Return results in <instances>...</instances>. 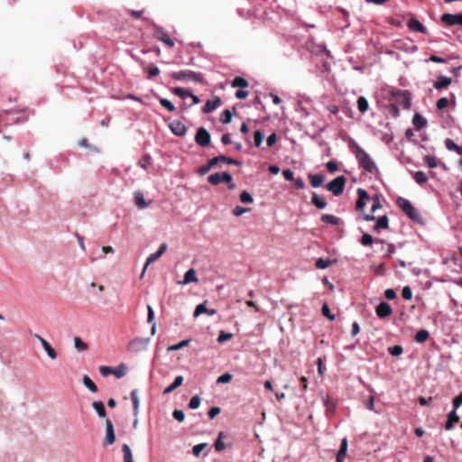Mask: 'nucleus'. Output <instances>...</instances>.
Returning <instances> with one entry per match:
<instances>
[{"instance_id": "obj_3", "label": "nucleus", "mask_w": 462, "mask_h": 462, "mask_svg": "<svg viewBox=\"0 0 462 462\" xmlns=\"http://www.w3.org/2000/svg\"><path fill=\"white\" fill-rule=\"evenodd\" d=\"M356 157L359 162L360 167L368 172H373L375 170V165L369 154L361 147H356Z\"/></svg>"}, {"instance_id": "obj_5", "label": "nucleus", "mask_w": 462, "mask_h": 462, "mask_svg": "<svg viewBox=\"0 0 462 462\" xmlns=\"http://www.w3.org/2000/svg\"><path fill=\"white\" fill-rule=\"evenodd\" d=\"M346 181V179L344 176H338L330 182H328L326 188L328 190L331 191L335 196H339L344 191Z\"/></svg>"}, {"instance_id": "obj_52", "label": "nucleus", "mask_w": 462, "mask_h": 462, "mask_svg": "<svg viewBox=\"0 0 462 462\" xmlns=\"http://www.w3.org/2000/svg\"><path fill=\"white\" fill-rule=\"evenodd\" d=\"M240 200L243 203H253L254 201L252 195L247 191H243L240 194Z\"/></svg>"}, {"instance_id": "obj_15", "label": "nucleus", "mask_w": 462, "mask_h": 462, "mask_svg": "<svg viewBox=\"0 0 462 462\" xmlns=\"http://www.w3.org/2000/svg\"><path fill=\"white\" fill-rule=\"evenodd\" d=\"M34 337L41 342L42 347L46 351L48 356L51 359H56L57 358V352L52 348V346L50 345V343L45 340L40 335L35 334Z\"/></svg>"}, {"instance_id": "obj_48", "label": "nucleus", "mask_w": 462, "mask_h": 462, "mask_svg": "<svg viewBox=\"0 0 462 462\" xmlns=\"http://www.w3.org/2000/svg\"><path fill=\"white\" fill-rule=\"evenodd\" d=\"M361 244L365 246H369L374 243V238L371 235L365 233L361 237Z\"/></svg>"}, {"instance_id": "obj_38", "label": "nucleus", "mask_w": 462, "mask_h": 462, "mask_svg": "<svg viewBox=\"0 0 462 462\" xmlns=\"http://www.w3.org/2000/svg\"><path fill=\"white\" fill-rule=\"evenodd\" d=\"M347 451V439L345 438L341 441L340 448L337 454V457L345 459Z\"/></svg>"}, {"instance_id": "obj_11", "label": "nucleus", "mask_w": 462, "mask_h": 462, "mask_svg": "<svg viewBox=\"0 0 462 462\" xmlns=\"http://www.w3.org/2000/svg\"><path fill=\"white\" fill-rule=\"evenodd\" d=\"M219 163L241 165V162L232 159L230 157H227L226 155H219V156L210 159V166L215 167V166L218 165Z\"/></svg>"}, {"instance_id": "obj_30", "label": "nucleus", "mask_w": 462, "mask_h": 462, "mask_svg": "<svg viewBox=\"0 0 462 462\" xmlns=\"http://www.w3.org/2000/svg\"><path fill=\"white\" fill-rule=\"evenodd\" d=\"M172 92L180 97V98H187V97H189V96H192V92L189 90V89H186V88H174Z\"/></svg>"}, {"instance_id": "obj_9", "label": "nucleus", "mask_w": 462, "mask_h": 462, "mask_svg": "<svg viewBox=\"0 0 462 462\" xmlns=\"http://www.w3.org/2000/svg\"><path fill=\"white\" fill-rule=\"evenodd\" d=\"M441 21L448 26H453L456 24L462 25V14H444L441 16Z\"/></svg>"}, {"instance_id": "obj_18", "label": "nucleus", "mask_w": 462, "mask_h": 462, "mask_svg": "<svg viewBox=\"0 0 462 462\" xmlns=\"http://www.w3.org/2000/svg\"><path fill=\"white\" fill-rule=\"evenodd\" d=\"M323 403L326 407V412L328 415H332L335 412L337 404L333 398L328 395L323 397Z\"/></svg>"}, {"instance_id": "obj_55", "label": "nucleus", "mask_w": 462, "mask_h": 462, "mask_svg": "<svg viewBox=\"0 0 462 462\" xmlns=\"http://www.w3.org/2000/svg\"><path fill=\"white\" fill-rule=\"evenodd\" d=\"M200 404V398L198 395L193 396L189 403V407L192 410L199 408Z\"/></svg>"}, {"instance_id": "obj_4", "label": "nucleus", "mask_w": 462, "mask_h": 462, "mask_svg": "<svg viewBox=\"0 0 462 462\" xmlns=\"http://www.w3.org/2000/svg\"><path fill=\"white\" fill-rule=\"evenodd\" d=\"M171 78L175 80H189L199 83L204 82L203 76L200 73L191 70H180L173 72Z\"/></svg>"}, {"instance_id": "obj_63", "label": "nucleus", "mask_w": 462, "mask_h": 462, "mask_svg": "<svg viewBox=\"0 0 462 462\" xmlns=\"http://www.w3.org/2000/svg\"><path fill=\"white\" fill-rule=\"evenodd\" d=\"M172 416L176 420L180 422L183 421L185 418L184 412L180 410H175L172 413Z\"/></svg>"}, {"instance_id": "obj_25", "label": "nucleus", "mask_w": 462, "mask_h": 462, "mask_svg": "<svg viewBox=\"0 0 462 462\" xmlns=\"http://www.w3.org/2000/svg\"><path fill=\"white\" fill-rule=\"evenodd\" d=\"M309 180H310V185L313 188H318L322 185V183L324 181V176L321 174H315V175L310 174Z\"/></svg>"}, {"instance_id": "obj_34", "label": "nucleus", "mask_w": 462, "mask_h": 462, "mask_svg": "<svg viewBox=\"0 0 462 462\" xmlns=\"http://www.w3.org/2000/svg\"><path fill=\"white\" fill-rule=\"evenodd\" d=\"M429 337H430L429 331L425 330V329H421L416 333L415 340L418 343H424L428 340Z\"/></svg>"}, {"instance_id": "obj_24", "label": "nucleus", "mask_w": 462, "mask_h": 462, "mask_svg": "<svg viewBox=\"0 0 462 462\" xmlns=\"http://www.w3.org/2000/svg\"><path fill=\"white\" fill-rule=\"evenodd\" d=\"M412 124L417 130H420L427 125V120L420 114H415L412 118Z\"/></svg>"}, {"instance_id": "obj_32", "label": "nucleus", "mask_w": 462, "mask_h": 462, "mask_svg": "<svg viewBox=\"0 0 462 462\" xmlns=\"http://www.w3.org/2000/svg\"><path fill=\"white\" fill-rule=\"evenodd\" d=\"M368 101L365 97H359L357 99V108L360 113L365 114L368 110Z\"/></svg>"}, {"instance_id": "obj_43", "label": "nucleus", "mask_w": 462, "mask_h": 462, "mask_svg": "<svg viewBox=\"0 0 462 462\" xmlns=\"http://www.w3.org/2000/svg\"><path fill=\"white\" fill-rule=\"evenodd\" d=\"M189 341H190L189 339H186V340L180 341V343H178L176 345L170 346L168 347V351L171 352V351L180 350L182 347L187 346L189 344Z\"/></svg>"}, {"instance_id": "obj_8", "label": "nucleus", "mask_w": 462, "mask_h": 462, "mask_svg": "<svg viewBox=\"0 0 462 462\" xmlns=\"http://www.w3.org/2000/svg\"><path fill=\"white\" fill-rule=\"evenodd\" d=\"M210 140L211 137L208 130L205 129L204 127H199L195 135V141L197 144L202 147H207L209 145Z\"/></svg>"}, {"instance_id": "obj_37", "label": "nucleus", "mask_w": 462, "mask_h": 462, "mask_svg": "<svg viewBox=\"0 0 462 462\" xmlns=\"http://www.w3.org/2000/svg\"><path fill=\"white\" fill-rule=\"evenodd\" d=\"M413 178H414L415 181L420 185H422L428 181V176L426 175L425 172H423L421 171H416L413 174Z\"/></svg>"}, {"instance_id": "obj_26", "label": "nucleus", "mask_w": 462, "mask_h": 462, "mask_svg": "<svg viewBox=\"0 0 462 462\" xmlns=\"http://www.w3.org/2000/svg\"><path fill=\"white\" fill-rule=\"evenodd\" d=\"M134 203L139 208H144L148 207V203L145 201L143 192L136 191L134 193Z\"/></svg>"}, {"instance_id": "obj_28", "label": "nucleus", "mask_w": 462, "mask_h": 462, "mask_svg": "<svg viewBox=\"0 0 462 462\" xmlns=\"http://www.w3.org/2000/svg\"><path fill=\"white\" fill-rule=\"evenodd\" d=\"M131 400L134 406V414L136 417L139 413V398L137 390H133L131 392Z\"/></svg>"}, {"instance_id": "obj_33", "label": "nucleus", "mask_w": 462, "mask_h": 462, "mask_svg": "<svg viewBox=\"0 0 462 462\" xmlns=\"http://www.w3.org/2000/svg\"><path fill=\"white\" fill-rule=\"evenodd\" d=\"M122 452L124 454V462H134L131 448L127 444L123 445Z\"/></svg>"}, {"instance_id": "obj_60", "label": "nucleus", "mask_w": 462, "mask_h": 462, "mask_svg": "<svg viewBox=\"0 0 462 462\" xmlns=\"http://www.w3.org/2000/svg\"><path fill=\"white\" fill-rule=\"evenodd\" d=\"M388 351L392 356H397L402 353L403 349L401 346L397 345V346L389 347Z\"/></svg>"}, {"instance_id": "obj_45", "label": "nucleus", "mask_w": 462, "mask_h": 462, "mask_svg": "<svg viewBox=\"0 0 462 462\" xmlns=\"http://www.w3.org/2000/svg\"><path fill=\"white\" fill-rule=\"evenodd\" d=\"M264 138V134L260 131L256 130L254 134V142L256 147H260Z\"/></svg>"}, {"instance_id": "obj_58", "label": "nucleus", "mask_w": 462, "mask_h": 462, "mask_svg": "<svg viewBox=\"0 0 462 462\" xmlns=\"http://www.w3.org/2000/svg\"><path fill=\"white\" fill-rule=\"evenodd\" d=\"M388 110H389V113L393 116H399L400 110H399V106L397 104L391 103L389 105Z\"/></svg>"}, {"instance_id": "obj_35", "label": "nucleus", "mask_w": 462, "mask_h": 462, "mask_svg": "<svg viewBox=\"0 0 462 462\" xmlns=\"http://www.w3.org/2000/svg\"><path fill=\"white\" fill-rule=\"evenodd\" d=\"M83 384L89 390L91 391L92 393H97V387L96 385V383L91 380L90 377H88V375H84L83 377Z\"/></svg>"}, {"instance_id": "obj_31", "label": "nucleus", "mask_w": 462, "mask_h": 462, "mask_svg": "<svg viewBox=\"0 0 462 462\" xmlns=\"http://www.w3.org/2000/svg\"><path fill=\"white\" fill-rule=\"evenodd\" d=\"M231 86L233 88H247L248 87V81L243 78V77H236L232 83H231Z\"/></svg>"}, {"instance_id": "obj_62", "label": "nucleus", "mask_w": 462, "mask_h": 462, "mask_svg": "<svg viewBox=\"0 0 462 462\" xmlns=\"http://www.w3.org/2000/svg\"><path fill=\"white\" fill-rule=\"evenodd\" d=\"M207 447L206 443L198 444L193 447V454L196 457H199L201 453V451Z\"/></svg>"}, {"instance_id": "obj_53", "label": "nucleus", "mask_w": 462, "mask_h": 462, "mask_svg": "<svg viewBox=\"0 0 462 462\" xmlns=\"http://www.w3.org/2000/svg\"><path fill=\"white\" fill-rule=\"evenodd\" d=\"M148 79H152L160 74V69L154 65H151L148 68Z\"/></svg>"}, {"instance_id": "obj_54", "label": "nucleus", "mask_w": 462, "mask_h": 462, "mask_svg": "<svg viewBox=\"0 0 462 462\" xmlns=\"http://www.w3.org/2000/svg\"><path fill=\"white\" fill-rule=\"evenodd\" d=\"M232 378H233L232 374H230L229 373H226L217 378V383H227L232 380Z\"/></svg>"}, {"instance_id": "obj_49", "label": "nucleus", "mask_w": 462, "mask_h": 462, "mask_svg": "<svg viewBox=\"0 0 462 462\" xmlns=\"http://www.w3.org/2000/svg\"><path fill=\"white\" fill-rule=\"evenodd\" d=\"M160 104L163 107H165L167 110H169L170 112H173L175 110V106L172 104V102L168 100V99H166V98H161L160 99Z\"/></svg>"}, {"instance_id": "obj_44", "label": "nucleus", "mask_w": 462, "mask_h": 462, "mask_svg": "<svg viewBox=\"0 0 462 462\" xmlns=\"http://www.w3.org/2000/svg\"><path fill=\"white\" fill-rule=\"evenodd\" d=\"M232 120V112L228 109L223 111L220 116V121L222 124H229Z\"/></svg>"}, {"instance_id": "obj_50", "label": "nucleus", "mask_w": 462, "mask_h": 462, "mask_svg": "<svg viewBox=\"0 0 462 462\" xmlns=\"http://www.w3.org/2000/svg\"><path fill=\"white\" fill-rule=\"evenodd\" d=\"M373 204L371 207V211L374 213L378 208H382V203L380 198L376 195L372 199Z\"/></svg>"}, {"instance_id": "obj_7", "label": "nucleus", "mask_w": 462, "mask_h": 462, "mask_svg": "<svg viewBox=\"0 0 462 462\" xmlns=\"http://www.w3.org/2000/svg\"><path fill=\"white\" fill-rule=\"evenodd\" d=\"M232 180V175L227 171L217 172L208 177V181L214 185H219L222 182H230Z\"/></svg>"}, {"instance_id": "obj_51", "label": "nucleus", "mask_w": 462, "mask_h": 462, "mask_svg": "<svg viewBox=\"0 0 462 462\" xmlns=\"http://www.w3.org/2000/svg\"><path fill=\"white\" fill-rule=\"evenodd\" d=\"M322 314L327 317L329 320L335 319V315L331 314L330 309L327 303L322 305Z\"/></svg>"}, {"instance_id": "obj_2", "label": "nucleus", "mask_w": 462, "mask_h": 462, "mask_svg": "<svg viewBox=\"0 0 462 462\" xmlns=\"http://www.w3.org/2000/svg\"><path fill=\"white\" fill-rule=\"evenodd\" d=\"M397 205L410 219L417 223L421 222L420 215L408 199L400 197Z\"/></svg>"}, {"instance_id": "obj_46", "label": "nucleus", "mask_w": 462, "mask_h": 462, "mask_svg": "<svg viewBox=\"0 0 462 462\" xmlns=\"http://www.w3.org/2000/svg\"><path fill=\"white\" fill-rule=\"evenodd\" d=\"M423 160L425 163L428 165V167L430 169L436 168L438 166V161L435 157L426 155Z\"/></svg>"}, {"instance_id": "obj_39", "label": "nucleus", "mask_w": 462, "mask_h": 462, "mask_svg": "<svg viewBox=\"0 0 462 462\" xmlns=\"http://www.w3.org/2000/svg\"><path fill=\"white\" fill-rule=\"evenodd\" d=\"M113 374L116 378L124 377L126 374V367H125V365L124 364H122L119 366H117L116 368H114Z\"/></svg>"}, {"instance_id": "obj_13", "label": "nucleus", "mask_w": 462, "mask_h": 462, "mask_svg": "<svg viewBox=\"0 0 462 462\" xmlns=\"http://www.w3.org/2000/svg\"><path fill=\"white\" fill-rule=\"evenodd\" d=\"M376 315L380 319L389 317L393 313L391 305L385 301H382L375 309Z\"/></svg>"}, {"instance_id": "obj_1", "label": "nucleus", "mask_w": 462, "mask_h": 462, "mask_svg": "<svg viewBox=\"0 0 462 462\" xmlns=\"http://www.w3.org/2000/svg\"><path fill=\"white\" fill-rule=\"evenodd\" d=\"M390 98L394 104L407 109L411 106V96L408 90L392 89L389 91Z\"/></svg>"}, {"instance_id": "obj_14", "label": "nucleus", "mask_w": 462, "mask_h": 462, "mask_svg": "<svg viewBox=\"0 0 462 462\" xmlns=\"http://www.w3.org/2000/svg\"><path fill=\"white\" fill-rule=\"evenodd\" d=\"M169 127L171 131L177 136H183L187 132L185 125L179 120L172 121L169 125Z\"/></svg>"}, {"instance_id": "obj_57", "label": "nucleus", "mask_w": 462, "mask_h": 462, "mask_svg": "<svg viewBox=\"0 0 462 462\" xmlns=\"http://www.w3.org/2000/svg\"><path fill=\"white\" fill-rule=\"evenodd\" d=\"M448 106V99L447 97H441L437 101V108L439 110H443Z\"/></svg>"}, {"instance_id": "obj_17", "label": "nucleus", "mask_w": 462, "mask_h": 462, "mask_svg": "<svg viewBox=\"0 0 462 462\" xmlns=\"http://www.w3.org/2000/svg\"><path fill=\"white\" fill-rule=\"evenodd\" d=\"M221 104V99L219 97H215L212 100H208L206 104L204 105L202 111L205 114H209L213 110H215L217 107H218Z\"/></svg>"}, {"instance_id": "obj_56", "label": "nucleus", "mask_w": 462, "mask_h": 462, "mask_svg": "<svg viewBox=\"0 0 462 462\" xmlns=\"http://www.w3.org/2000/svg\"><path fill=\"white\" fill-rule=\"evenodd\" d=\"M248 211H250V208H243V207H240V206H236V208H234L232 213H233L234 216L239 217V216H241L244 213H246Z\"/></svg>"}, {"instance_id": "obj_64", "label": "nucleus", "mask_w": 462, "mask_h": 462, "mask_svg": "<svg viewBox=\"0 0 462 462\" xmlns=\"http://www.w3.org/2000/svg\"><path fill=\"white\" fill-rule=\"evenodd\" d=\"M326 167L330 173H334L335 171H337V164L336 162L333 161L328 162Z\"/></svg>"}, {"instance_id": "obj_20", "label": "nucleus", "mask_w": 462, "mask_h": 462, "mask_svg": "<svg viewBox=\"0 0 462 462\" xmlns=\"http://www.w3.org/2000/svg\"><path fill=\"white\" fill-rule=\"evenodd\" d=\"M198 282V278L196 275V271H195V269L191 268V269L188 270L186 272V273L184 274L183 281L178 282V283L179 284H188L190 282Z\"/></svg>"}, {"instance_id": "obj_47", "label": "nucleus", "mask_w": 462, "mask_h": 462, "mask_svg": "<svg viewBox=\"0 0 462 462\" xmlns=\"http://www.w3.org/2000/svg\"><path fill=\"white\" fill-rule=\"evenodd\" d=\"M233 338V334L232 333H226L225 331H220L219 332V335H218V337H217V342L218 343H224L227 340H230Z\"/></svg>"}, {"instance_id": "obj_36", "label": "nucleus", "mask_w": 462, "mask_h": 462, "mask_svg": "<svg viewBox=\"0 0 462 462\" xmlns=\"http://www.w3.org/2000/svg\"><path fill=\"white\" fill-rule=\"evenodd\" d=\"M321 221L327 224L338 225L340 219L336 216L325 214L321 217Z\"/></svg>"}, {"instance_id": "obj_29", "label": "nucleus", "mask_w": 462, "mask_h": 462, "mask_svg": "<svg viewBox=\"0 0 462 462\" xmlns=\"http://www.w3.org/2000/svg\"><path fill=\"white\" fill-rule=\"evenodd\" d=\"M92 407L95 409V411H97V415L100 418H105L106 417V411L104 403L102 402H100V401L94 402L92 403Z\"/></svg>"}, {"instance_id": "obj_12", "label": "nucleus", "mask_w": 462, "mask_h": 462, "mask_svg": "<svg viewBox=\"0 0 462 462\" xmlns=\"http://www.w3.org/2000/svg\"><path fill=\"white\" fill-rule=\"evenodd\" d=\"M116 441L114 425L110 420H106V438L105 444L112 445Z\"/></svg>"}, {"instance_id": "obj_59", "label": "nucleus", "mask_w": 462, "mask_h": 462, "mask_svg": "<svg viewBox=\"0 0 462 462\" xmlns=\"http://www.w3.org/2000/svg\"><path fill=\"white\" fill-rule=\"evenodd\" d=\"M402 296L407 300H410L412 298V291L409 286L403 287L402 291Z\"/></svg>"}, {"instance_id": "obj_19", "label": "nucleus", "mask_w": 462, "mask_h": 462, "mask_svg": "<svg viewBox=\"0 0 462 462\" xmlns=\"http://www.w3.org/2000/svg\"><path fill=\"white\" fill-rule=\"evenodd\" d=\"M408 26L411 30H412L414 32H421L424 34L427 33V29L422 25V23L420 21H418L414 18L411 19L408 22Z\"/></svg>"}, {"instance_id": "obj_27", "label": "nucleus", "mask_w": 462, "mask_h": 462, "mask_svg": "<svg viewBox=\"0 0 462 462\" xmlns=\"http://www.w3.org/2000/svg\"><path fill=\"white\" fill-rule=\"evenodd\" d=\"M311 202L318 208H325L327 207V202L324 198L319 196L316 193H313L311 198Z\"/></svg>"}, {"instance_id": "obj_41", "label": "nucleus", "mask_w": 462, "mask_h": 462, "mask_svg": "<svg viewBox=\"0 0 462 462\" xmlns=\"http://www.w3.org/2000/svg\"><path fill=\"white\" fill-rule=\"evenodd\" d=\"M223 437H224V433L220 432L218 434V437H217V440L215 441V444H214L216 450L218 451V452L224 450L225 448H226L224 442L222 441V438Z\"/></svg>"}, {"instance_id": "obj_10", "label": "nucleus", "mask_w": 462, "mask_h": 462, "mask_svg": "<svg viewBox=\"0 0 462 462\" xmlns=\"http://www.w3.org/2000/svg\"><path fill=\"white\" fill-rule=\"evenodd\" d=\"M167 247H168L167 245L165 243H163L161 245L160 248L158 249V251L156 253H153L148 256V258L146 259V263L144 264L142 276L143 275L144 272L146 271L148 265H150L151 263L155 262L157 259H159L164 254V252L167 250Z\"/></svg>"}, {"instance_id": "obj_42", "label": "nucleus", "mask_w": 462, "mask_h": 462, "mask_svg": "<svg viewBox=\"0 0 462 462\" xmlns=\"http://www.w3.org/2000/svg\"><path fill=\"white\" fill-rule=\"evenodd\" d=\"M332 263V262L330 260H325L323 258H319L317 261H316V263H315V266L316 268L318 269H326L328 268V266H330Z\"/></svg>"}, {"instance_id": "obj_40", "label": "nucleus", "mask_w": 462, "mask_h": 462, "mask_svg": "<svg viewBox=\"0 0 462 462\" xmlns=\"http://www.w3.org/2000/svg\"><path fill=\"white\" fill-rule=\"evenodd\" d=\"M74 345L79 351H85L88 347V344L83 342L79 337H74Z\"/></svg>"}, {"instance_id": "obj_6", "label": "nucleus", "mask_w": 462, "mask_h": 462, "mask_svg": "<svg viewBox=\"0 0 462 462\" xmlns=\"http://www.w3.org/2000/svg\"><path fill=\"white\" fill-rule=\"evenodd\" d=\"M153 37L163 42L169 48H172L175 44L174 41L169 36L162 27L155 26L153 30Z\"/></svg>"}, {"instance_id": "obj_23", "label": "nucleus", "mask_w": 462, "mask_h": 462, "mask_svg": "<svg viewBox=\"0 0 462 462\" xmlns=\"http://www.w3.org/2000/svg\"><path fill=\"white\" fill-rule=\"evenodd\" d=\"M389 227V218L386 215L384 216H382L380 217L374 226V231H380L381 229H387Z\"/></svg>"}, {"instance_id": "obj_22", "label": "nucleus", "mask_w": 462, "mask_h": 462, "mask_svg": "<svg viewBox=\"0 0 462 462\" xmlns=\"http://www.w3.org/2000/svg\"><path fill=\"white\" fill-rule=\"evenodd\" d=\"M201 313H206L209 316H213L217 313V310L212 309V310H208L206 308V302H203V303H200L199 304L196 309H195V311H194V317H198L199 315H200Z\"/></svg>"}, {"instance_id": "obj_21", "label": "nucleus", "mask_w": 462, "mask_h": 462, "mask_svg": "<svg viewBox=\"0 0 462 462\" xmlns=\"http://www.w3.org/2000/svg\"><path fill=\"white\" fill-rule=\"evenodd\" d=\"M451 81L450 78L439 76L433 86L436 89L447 88L451 84Z\"/></svg>"}, {"instance_id": "obj_61", "label": "nucleus", "mask_w": 462, "mask_h": 462, "mask_svg": "<svg viewBox=\"0 0 462 462\" xmlns=\"http://www.w3.org/2000/svg\"><path fill=\"white\" fill-rule=\"evenodd\" d=\"M99 372L103 376H107L109 374H113L114 368L110 366L102 365L99 367Z\"/></svg>"}, {"instance_id": "obj_16", "label": "nucleus", "mask_w": 462, "mask_h": 462, "mask_svg": "<svg viewBox=\"0 0 462 462\" xmlns=\"http://www.w3.org/2000/svg\"><path fill=\"white\" fill-rule=\"evenodd\" d=\"M357 194L358 199L356 201V209L358 211H363L366 205V201L369 199V196L367 192L363 189H358Z\"/></svg>"}]
</instances>
